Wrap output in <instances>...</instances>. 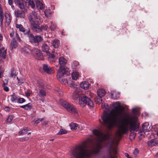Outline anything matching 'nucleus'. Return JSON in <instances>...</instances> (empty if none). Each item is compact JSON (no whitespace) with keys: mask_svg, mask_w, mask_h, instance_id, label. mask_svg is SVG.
<instances>
[{"mask_svg":"<svg viewBox=\"0 0 158 158\" xmlns=\"http://www.w3.org/2000/svg\"><path fill=\"white\" fill-rule=\"evenodd\" d=\"M113 109L109 113L104 111L101 116L104 126L109 129L117 127L118 129L116 133L118 137L127 134L129 129L138 131L139 125L137 123L138 118L136 116L128 114L121 107L118 102H113Z\"/></svg>","mask_w":158,"mask_h":158,"instance_id":"f257e3e1","label":"nucleus"},{"mask_svg":"<svg viewBox=\"0 0 158 158\" xmlns=\"http://www.w3.org/2000/svg\"><path fill=\"white\" fill-rule=\"evenodd\" d=\"M96 137L95 145L90 144L84 141L71 151L74 158H88L94 152L95 150L100 149L102 144L107 143L108 156L109 158H115L117 154V148L114 146L115 139L108 133H104L102 131L94 129L93 131Z\"/></svg>","mask_w":158,"mask_h":158,"instance_id":"f03ea898","label":"nucleus"},{"mask_svg":"<svg viewBox=\"0 0 158 158\" xmlns=\"http://www.w3.org/2000/svg\"><path fill=\"white\" fill-rule=\"evenodd\" d=\"M73 89L74 92L73 94V98L74 100L79 99V103L81 106L84 107L87 105L90 108L93 107V102L90 98L86 95V94H90L89 91H86L84 94H82L81 93V90L80 87L74 86Z\"/></svg>","mask_w":158,"mask_h":158,"instance_id":"7ed1b4c3","label":"nucleus"},{"mask_svg":"<svg viewBox=\"0 0 158 158\" xmlns=\"http://www.w3.org/2000/svg\"><path fill=\"white\" fill-rule=\"evenodd\" d=\"M28 19L31 23L32 29L37 33L41 32L42 29L38 24L42 21L40 15L38 14L36 12L32 11L29 14Z\"/></svg>","mask_w":158,"mask_h":158,"instance_id":"20e7f679","label":"nucleus"},{"mask_svg":"<svg viewBox=\"0 0 158 158\" xmlns=\"http://www.w3.org/2000/svg\"><path fill=\"white\" fill-rule=\"evenodd\" d=\"M21 51L26 53H28L31 52L38 60H42L43 59V55L39 49L34 48L31 50L30 47L28 46H25L22 49Z\"/></svg>","mask_w":158,"mask_h":158,"instance_id":"39448f33","label":"nucleus"},{"mask_svg":"<svg viewBox=\"0 0 158 158\" xmlns=\"http://www.w3.org/2000/svg\"><path fill=\"white\" fill-rule=\"evenodd\" d=\"M49 47L48 45L46 43H44L42 46V50L48 56V60L49 61L54 62L58 57V54L56 53L51 54L49 52Z\"/></svg>","mask_w":158,"mask_h":158,"instance_id":"423d86ee","label":"nucleus"},{"mask_svg":"<svg viewBox=\"0 0 158 158\" xmlns=\"http://www.w3.org/2000/svg\"><path fill=\"white\" fill-rule=\"evenodd\" d=\"M59 102L61 105L69 112L74 113L77 112V110L73 105L62 99H60Z\"/></svg>","mask_w":158,"mask_h":158,"instance_id":"0eeeda50","label":"nucleus"},{"mask_svg":"<svg viewBox=\"0 0 158 158\" xmlns=\"http://www.w3.org/2000/svg\"><path fill=\"white\" fill-rule=\"evenodd\" d=\"M105 91L102 89H99L97 91L98 96L95 100V102L98 104H101L102 102V97L105 94Z\"/></svg>","mask_w":158,"mask_h":158,"instance_id":"6e6552de","label":"nucleus"},{"mask_svg":"<svg viewBox=\"0 0 158 158\" xmlns=\"http://www.w3.org/2000/svg\"><path fill=\"white\" fill-rule=\"evenodd\" d=\"M58 73L56 75L57 78L63 84L64 83V81H62V76L66 72V69L64 67L61 66L60 67V68L58 70Z\"/></svg>","mask_w":158,"mask_h":158,"instance_id":"1a4fd4ad","label":"nucleus"},{"mask_svg":"<svg viewBox=\"0 0 158 158\" xmlns=\"http://www.w3.org/2000/svg\"><path fill=\"white\" fill-rule=\"evenodd\" d=\"M142 129L143 132H140V135H144L143 133L145 134V133L149 131L152 129L151 126L148 123H144L142 126Z\"/></svg>","mask_w":158,"mask_h":158,"instance_id":"9d476101","label":"nucleus"},{"mask_svg":"<svg viewBox=\"0 0 158 158\" xmlns=\"http://www.w3.org/2000/svg\"><path fill=\"white\" fill-rule=\"evenodd\" d=\"M29 41L32 44L37 43L38 44L39 42L42 40V38L40 35H34L30 38H29Z\"/></svg>","mask_w":158,"mask_h":158,"instance_id":"9b49d317","label":"nucleus"},{"mask_svg":"<svg viewBox=\"0 0 158 158\" xmlns=\"http://www.w3.org/2000/svg\"><path fill=\"white\" fill-rule=\"evenodd\" d=\"M26 10H22L21 11L18 10H15L14 11V14L16 18H24L25 17Z\"/></svg>","mask_w":158,"mask_h":158,"instance_id":"f8f14e48","label":"nucleus"},{"mask_svg":"<svg viewBox=\"0 0 158 158\" xmlns=\"http://www.w3.org/2000/svg\"><path fill=\"white\" fill-rule=\"evenodd\" d=\"M6 54V50H4V48L0 45V60L5 59Z\"/></svg>","mask_w":158,"mask_h":158,"instance_id":"ddd939ff","label":"nucleus"},{"mask_svg":"<svg viewBox=\"0 0 158 158\" xmlns=\"http://www.w3.org/2000/svg\"><path fill=\"white\" fill-rule=\"evenodd\" d=\"M43 69L44 71L48 74H51L53 73L52 68L47 64L43 65Z\"/></svg>","mask_w":158,"mask_h":158,"instance_id":"4468645a","label":"nucleus"},{"mask_svg":"<svg viewBox=\"0 0 158 158\" xmlns=\"http://www.w3.org/2000/svg\"><path fill=\"white\" fill-rule=\"evenodd\" d=\"M15 2L21 10H26H26L25 9L24 4L22 1L19 0H15Z\"/></svg>","mask_w":158,"mask_h":158,"instance_id":"2eb2a0df","label":"nucleus"},{"mask_svg":"<svg viewBox=\"0 0 158 158\" xmlns=\"http://www.w3.org/2000/svg\"><path fill=\"white\" fill-rule=\"evenodd\" d=\"M90 84L87 81L82 82L80 84V86L81 88L86 90L89 88Z\"/></svg>","mask_w":158,"mask_h":158,"instance_id":"dca6fc26","label":"nucleus"},{"mask_svg":"<svg viewBox=\"0 0 158 158\" xmlns=\"http://www.w3.org/2000/svg\"><path fill=\"white\" fill-rule=\"evenodd\" d=\"M39 94L40 97H46L47 95V92L45 88L40 89L39 91Z\"/></svg>","mask_w":158,"mask_h":158,"instance_id":"f3484780","label":"nucleus"},{"mask_svg":"<svg viewBox=\"0 0 158 158\" xmlns=\"http://www.w3.org/2000/svg\"><path fill=\"white\" fill-rule=\"evenodd\" d=\"M59 62L60 65L63 66L66 64L67 60L64 57H61L59 58Z\"/></svg>","mask_w":158,"mask_h":158,"instance_id":"a211bd4d","label":"nucleus"},{"mask_svg":"<svg viewBox=\"0 0 158 158\" xmlns=\"http://www.w3.org/2000/svg\"><path fill=\"white\" fill-rule=\"evenodd\" d=\"M17 46V43L16 40L14 39L11 41L10 44V49L12 50L13 48H15Z\"/></svg>","mask_w":158,"mask_h":158,"instance_id":"6ab92c4d","label":"nucleus"},{"mask_svg":"<svg viewBox=\"0 0 158 158\" xmlns=\"http://www.w3.org/2000/svg\"><path fill=\"white\" fill-rule=\"evenodd\" d=\"M21 108H23L26 110H31L32 107V105L31 103H29L24 105L21 106H20Z\"/></svg>","mask_w":158,"mask_h":158,"instance_id":"aec40b11","label":"nucleus"},{"mask_svg":"<svg viewBox=\"0 0 158 158\" xmlns=\"http://www.w3.org/2000/svg\"><path fill=\"white\" fill-rule=\"evenodd\" d=\"M5 17L6 19V22L7 25H8L10 23V16L9 14L8 13H6L5 14Z\"/></svg>","mask_w":158,"mask_h":158,"instance_id":"412c9836","label":"nucleus"},{"mask_svg":"<svg viewBox=\"0 0 158 158\" xmlns=\"http://www.w3.org/2000/svg\"><path fill=\"white\" fill-rule=\"evenodd\" d=\"M15 27L19 29V31H22L24 33H25V30L22 25L20 24H15Z\"/></svg>","mask_w":158,"mask_h":158,"instance_id":"4be33fe9","label":"nucleus"},{"mask_svg":"<svg viewBox=\"0 0 158 158\" xmlns=\"http://www.w3.org/2000/svg\"><path fill=\"white\" fill-rule=\"evenodd\" d=\"M53 47L55 48H58L60 45L59 40L57 39H55L52 42Z\"/></svg>","mask_w":158,"mask_h":158,"instance_id":"5701e85b","label":"nucleus"},{"mask_svg":"<svg viewBox=\"0 0 158 158\" xmlns=\"http://www.w3.org/2000/svg\"><path fill=\"white\" fill-rule=\"evenodd\" d=\"M36 5L37 8L38 10H42L43 9V5L41 2L40 1H38L36 3Z\"/></svg>","mask_w":158,"mask_h":158,"instance_id":"b1692460","label":"nucleus"},{"mask_svg":"<svg viewBox=\"0 0 158 158\" xmlns=\"http://www.w3.org/2000/svg\"><path fill=\"white\" fill-rule=\"evenodd\" d=\"M148 146L152 147L156 144L157 143L155 139H152L148 142Z\"/></svg>","mask_w":158,"mask_h":158,"instance_id":"393cba45","label":"nucleus"},{"mask_svg":"<svg viewBox=\"0 0 158 158\" xmlns=\"http://www.w3.org/2000/svg\"><path fill=\"white\" fill-rule=\"evenodd\" d=\"M72 79L74 80H76L79 77V73L77 72H73L71 75Z\"/></svg>","mask_w":158,"mask_h":158,"instance_id":"a878e982","label":"nucleus"},{"mask_svg":"<svg viewBox=\"0 0 158 158\" xmlns=\"http://www.w3.org/2000/svg\"><path fill=\"white\" fill-rule=\"evenodd\" d=\"M78 124L76 123H72L69 124L71 130H76L77 128Z\"/></svg>","mask_w":158,"mask_h":158,"instance_id":"bb28decb","label":"nucleus"},{"mask_svg":"<svg viewBox=\"0 0 158 158\" xmlns=\"http://www.w3.org/2000/svg\"><path fill=\"white\" fill-rule=\"evenodd\" d=\"M27 3H28V5L29 6H30L32 8H34L35 7V4L31 0H27Z\"/></svg>","mask_w":158,"mask_h":158,"instance_id":"cd10ccee","label":"nucleus"},{"mask_svg":"<svg viewBox=\"0 0 158 158\" xmlns=\"http://www.w3.org/2000/svg\"><path fill=\"white\" fill-rule=\"evenodd\" d=\"M67 133V131L63 129H61L60 131L57 133V135H61L66 134Z\"/></svg>","mask_w":158,"mask_h":158,"instance_id":"c85d7f7f","label":"nucleus"},{"mask_svg":"<svg viewBox=\"0 0 158 158\" xmlns=\"http://www.w3.org/2000/svg\"><path fill=\"white\" fill-rule=\"evenodd\" d=\"M26 101L25 100L22 98H19L17 97V102L19 103H22L23 102H25Z\"/></svg>","mask_w":158,"mask_h":158,"instance_id":"c756f323","label":"nucleus"},{"mask_svg":"<svg viewBox=\"0 0 158 158\" xmlns=\"http://www.w3.org/2000/svg\"><path fill=\"white\" fill-rule=\"evenodd\" d=\"M28 130L27 128L23 129L22 130L20 131L19 133L21 135H24L26 134L27 133Z\"/></svg>","mask_w":158,"mask_h":158,"instance_id":"7c9ffc66","label":"nucleus"},{"mask_svg":"<svg viewBox=\"0 0 158 158\" xmlns=\"http://www.w3.org/2000/svg\"><path fill=\"white\" fill-rule=\"evenodd\" d=\"M10 97L11 101L12 102H16L15 101H17V97L14 94L10 95Z\"/></svg>","mask_w":158,"mask_h":158,"instance_id":"2f4dec72","label":"nucleus"},{"mask_svg":"<svg viewBox=\"0 0 158 158\" xmlns=\"http://www.w3.org/2000/svg\"><path fill=\"white\" fill-rule=\"evenodd\" d=\"M24 34H26L29 38H30L33 35L31 33L29 30H28L27 31L25 30V32L24 33Z\"/></svg>","mask_w":158,"mask_h":158,"instance_id":"473e14b6","label":"nucleus"},{"mask_svg":"<svg viewBox=\"0 0 158 158\" xmlns=\"http://www.w3.org/2000/svg\"><path fill=\"white\" fill-rule=\"evenodd\" d=\"M136 133L135 132H131L129 135V139L131 140H132L134 139L136 135Z\"/></svg>","mask_w":158,"mask_h":158,"instance_id":"72a5a7b5","label":"nucleus"},{"mask_svg":"<svg viewBox=\"0 0 158 158\" xmlns=\"http://www.w3.org/2000/svg\"><path fill=\"white\" fill-rule=\"evenodd\" d=\"M38 84L40 87L43 88H45L46 87L45 86V85L44 84L43 82L41 81H38Z\"/></svg>","mask_w":158,"mask_h":158,"instance_id":"f704fd0d","label":"nucleus"},{"mask_svg":"<svg viewBox=\"0 0 158 158\" xmlns=\"http://www.w3.org/2000/svg\"><path fill=\"white\" fill-rule=\"evenodd\" d=\"M44 13L46 16L48 17L49 15L51 14V10L49 9H46L44 11Z\"/></svg>","mask_w":158,"mask_h":158,"instance_id":"c9c22d12","label":"nucleus"},{"mask_svg":"<svg viewBox=\"0 0 158 158\" xmlns=\"http://www.w3.org/2000/svg\"><path fill=\"white\" fill-rule=\"evenodd\" d=\"M43 119V118H37V119H34L32 122H34L36 124H37L38 123H40V122L42 121V120Z\"/></svg>","mask_w":158,"mask_h":158,"instance_id":"e433bc0d","label":"nucleus"},{"mask_svg":"<svg viewBox=\"0 0 158 158\" xmlns=\"http://www.w3.org/2000/svg\"><path fill=\"white\" fill-rule=\"evenodd\" d=\"M16 76V72L15 70H12L11 71L10 77L15 78Z\"/></svg>","mask_w":158,"mask_h":158,"instance_id":"4c0bfd02","label":"nucleus"},{"mask_svg":"<svg viewBox=\"0 0 158 158\" xmlns=\"http://www.w3.org/2000/svg\"><path fill=\"white\" fill-rule=\"evenodd\" d=\"M13 118V116L12 115L9 116L7 119L6 122V123H10Z\"/></svg>","mask_w":158,"mask_h":158,"instance_id":"58836bf2","label":"nucleus"},{"mask_svg":"<svg viewBox=\"0 0 158 158\" xmlns=\"http://www.w3.org/2000/svg\"><path fill=\"white\" fill-rule=\"evenodd\" d=\"M139 151L137 149H135L133 152V154L135 157L137 156L139 154Z\"/></svg>","mask_w":158,"mask_h":158,"instance_id":"ea45409f","label":"nucleus"},{"mask_svg":"<svg viewBox=\"0 0 158 158\" xmlns=\"http://www.w3.org/2000/svg\"><path fill=\"white\" fill-rule=\"evenodd\" d=\"M132 111L133 113L136 114V115H138L139 114V112L138 109L137 108H133L132 109Z\"/></svg>","mask_w":158,"mask_h":158,"instance_id":"a19ab883","label":"nucleus"},{"mask_svg":"<svg viewBox=\"0 0 158 158\" xmlns=\"http://www.w3.org/2000/svg\"><path fill=\"white\" fill-rule=\"evenodd\" d=\"M41 28L42 30L47 31L48 28V26H47L46 25H42L41 26Z\"/></svg>","mask_w":158,"mask_h":158,"instance_id":"79ce46f5","label":"nucleus"},{"mask_svg":"<svg viewBox=\"0 0 158 158\" xmlns=\"http://www.w3.org/2000/svg\"><path fill=\"white\" fill-rule=\"evenodd\" d=\"M4 90L6 92H8L9 90V89L8 87L5 86V83H4L2 85Z\"/></svg>","mask_w":158,"mask_h":158,"instance_id":"37998d69","label":"nucleus"},{"mask_svg":"<svg viewBox=\"0 0 158 158\" xmlns=\"http://www.w3.org/2000/svg\"><path fill=\"white\" fill-rule=\"evenodd\" d=\"M3 16H0V26L1 27H2L3 26Z\"/></svg>","mask_w":158,"mask_h":158,"instance_id":"c03bdc74","label":"nucleus"},{"mask_svg":"<svg viewBox=\"0 0 158 158\" xmlns=\"http://www.w3.org/2000/svg\"><path fill=\"white\" fill-rule=\"evenodd\" d=\"M153 129H154L155 131H158V124H156L154 125L153 127Z\"/></svg>","mask_w":158,"mask_h":158,"instance_id":"a18cd8bd","label":"nucleus"},{"mask_svg":"<svg viewBox=\"0 0 158 158\" xmlns=\"http://www.w3.org/2000/svg\"><path fill=\"white\" fill-rule=\"evenodd\" d=\"M115 94V93L113 92V93L111 94V95L112 98H113L114 99H116L119 96L118 95V96L116 97H114V96Z\"/></svg>","mask_w":158,"mask_h":158,"instance_id":"49530a36","label":"nucleus"},{"mask_svg":"<svg viewBox=\"0 0 158 158\" xmlns=\"http://www.w3.org/2000/svg\"><path fill=\"white\" fill-rule=\"evenodd\" d=\"M1 5L0 4V16H3V13L2 8L1 7Z\"/></svg>","mask_w":158,"mask_h":158,"instance_id":"de8ad7c7","label":"nucleus"},{"mask_svg":"<svg viewBox=\"0 0 158 158\" xmlns=\"http://www.w3.org/2000/svg\"><path fill=\"white\" fill-rule=\"evenodd\" d=\"M15 37L13 38V39H15V38H17V39L19 41H20V38L19 37V35L18 34V33H17V32L15 33Z\"/></svg>","mask_w":158,"mask_h":158,"instance_id":"09e8293b","label":"nucleus"},{"mask_svg":"<svg viewBox=\"0 0 158 158\" xmlns=\"http://www.w3.org/2000/svg\"><path fill=\"white\" fill-rule=\"evenodd\" d=\"M8 3L10 5H11L13 4V2L12 0H8Z\"/></svg>","mask_w":158,"mask_h":158,"instance_id":"8fccbe9b","label":"nucleus"},{"mask_svg":"<svg viewBox=\"0 0 158 158\" xmlns=\"http://www.w3.org/2000/svg\"><path fill=\"white\" fill-rule=\"evenodd\" d=\"M10 36L11 37H13L14 35V33L13 31L10 33Z\"/></svg>","mask_w":158,"mask_h":158,"instance_id":"3c124183","label":"nucleus"},{"mask_svg":"<svg viewBox=\"0 0 158 158\" xmlns=\"http://www.w3.org/2000/svg\"><path fill=\"white\" fill-rule=\"evenodd\" d=\"M10 109V108L8 107H6L4 108V110L6 111H9Z\"/></svg>","mask_w":158,"mask_h":158,"instance_id":"603ef678","label":"nucleus"},{"mask_svg":"<svg viewBox=\"0 0 158 158\" xmlns=\"http://www.w3.org/2000/svg\"><path fill=\"white\" fill-rule=\"evenodd\" d=\"M156 135L157 136H158V131H157V132L156 133H155V134H153V135L152 134V136L153 135L154 136V137H155V136Z\"/></svg>","mask_w":158,"mask_h":158,"instance_id":"864d4df0","label":"nucleus"},{"mask_svg":"<svg viewBox=\"0 0 158 158\" xmlns=\"http://www.w3.org/2000/svg\"><path fill=\"white\" fill-rule=\"evenodd\" d=\"M30 93L29 92H27L26 93V95L28 97L30 95Z\"/></svg>","mask_w":158,"mask_h":158,"instance_id":"5fc2aeb1","label":"nucleus"},{"mask_svg":"<svg viewBox=\"0 0 158 158\" xmlns=\"http://www.w3.org/2000/svg\"><path fill=\"white\" fill-rule=\"evenodd\" d=\"M125 156L127 157L128 158H129V157H130V156L129 155L128 153H125Z\"/></svg>","mask_w":158,"mask_h":158,"instance_id":"6e6d98bb","label":"nucleus"},{"mask_svg":"<svg viewBox=\"0 0 158 158\" xmlns=\"http://www.w3.org/2000/svg\"><path fill=\"white\" fill-rule=\"evenodd\" d=\"M28 139V138L27 137H25V138H23L22 139V140L24 141H27V140Z\"/></svg>","mask_w":158,"mask_h":158,"instance_id":"4d7b16f0","label":"nucleus"},{"mask_svg":"<svg viewBox=\"0 0 158 158\" xmlns=\"http://www.w3.org/2000/svg\"><path fill=\"white\" fill-rule=\"evenodd\" d=\"M3 38V36L1 34H0V41L2 40Z\"/></svg>","mask_w":158,"mask_h":158,"instance_id":"13d9d810","label":"nucleus"},{"mask_svg":"<svg viewBox=\"0 0 158 158\" xmlns=\"http://www.w3.org/2000/svg\"><path fill=\"white\" fill-rule=\"evenodd\" d=\"M48 122H43V124H45V125H46L48 124Z\"/></svg>","mask_w":158,"mask_h":158,"instance_id":"bf43d9fd","label":"nucleus"},{"mask_svg":"<svg viewBox=\"0 0 158 158\" xmlns=\"http://www.w3.org/2000/svg\"><path fill=\"white\" fill-rule=\"evenodd\" d=\"M52 25H51V26H50V27L52 29V30H54L55 29H56V27H55L54 28H53L52 27Z\"/></svg>","mask_w":158,"mask_h":158,"instance_id":"052dcab7","label":"nucleus"},{"mask_svg":"<svg viewBox=\"0 0 158 158\" xmlns=\"http://www.w3.org/2000/svg\"><path fill=\"white\" fill-rule=\"evenodd\" d=\"M155 157L156 158H158V152L155 155Z\"/></svg>","mask_w":158,"mask_h":158,"instance_id":"680f3d73","label":"nucleus"},{"mask_svg":"<svg viewBox=\"0 0 158 158\" xmlns=\"http://www.w3.org/2000/svg\"><path fill=\"white\" fill-rule=\"evenodd\" d=\"M17 79L18 80V82L19 83L20 82V80L19 79L18 77H17Z\"/></svg>","mask_w":158,"mask_h":158,"instance_id":"e2e57ef3","label":"nucleus"},{"mask_svg":"<svg viewBox=\"0 0 158 158\" xmlns=\"http://www.w3.org/2000/svg\"><path fill=\"white\" fill-rule=\"evenodd\" d=\"M40 100L42 101V103H44V100L43 99H41Z\"/></svg>","mask_w":158,"mask_h":158,"instance_id":"0e129e2a","label":"nucleus"},{"mask_svg":"<svg viewBox=\"0 0 158 158\" xmlns=\"http://www.w3.org/2000/svg\"><path fill=\"white\" fill-rule=\"evenodd\" d=\"M2 73L1 72H0V77H1V75L2 74Z\"/></svg>","mask_w":158,"mask_h":158,"instance_id":"69168bd1","label":"nucleus"},{"mask_svg":"<svg viewBox=\"0 0 158 158\" xmlns=\"http://www.w3.org/2000/svg\"><path fill=\"white\" fill-rule=\"evenodd\" d=\"M12 8L14 10V6H11Z\"/></svg>","mask_w":158,"mask_h":158,"instance_id":"338daca9","label":"nucleus"},{"mask_svg":"<svg viewBox=\"0 0 158 158\" xmlns=\"http://www.w3.org/2000/svg\"><path fill=\"white\" fill-rule=\"evenodd\" d=\"M50 141H53V139H50Z\"/></svg>","mask_w":158,"mask_h":158,"instance_id":"774afa93","label":"nucleus"}]
</instances>
